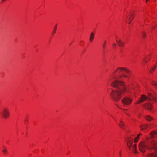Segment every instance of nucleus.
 I'll list each match as a JSON object with an SVG mask.
<instances>
[{
    "label": "nucleus",
    "instance_id": "9",
    "mask_svg": "<svg viewBox=\"0 0 157 157\" xmlns=\"http://www.w3.org/2000/svg\"><path fill=\"white\" fill-rule=\"evenodd\" d=\"M143 106L145 108L151 110V109L152 105L150 103H147L144 105Z\"/></svg>",
    "mask_w": 157,
    "mask_h": 157
},
{
    "label": "nucleus",
    "instance_id": "29",
    "mask_svg": "<svg viewBox=\"0 0 157 157\" xmlns=\"http://www.w3.org/2000/svg\"><path fill=\"white\" fill-rule=\"evenodd\" d=\"M6 0H2L1 2H4Z\"/></svg>",
    "mask_w": 157,
    "mask_h": 157
},
{
    "label": "nucleus",
    "instance_id": "25",
    "mask_svg": "<svg viewBox=\"0 0 157 157\" xmlns=\"http://www.w3.org/2000/svg\"><path fill=\"white\" fill-rule=\"evenodd\" d=\"M106 43V41H105L103 44V48L104 49L105 48V44Z\"/></svg>",
    "mask_w": 157,
    "mask_h": 157
},
{
    "label": "nucleus",
    "instance_id": "3",
    "mask_svg": "<svg viewBox=\"0 0 157 157\" xmlns=\"http://www.w3.org/2000/svg\"><path fill=\"white\" fill-rule=\"evenodd\" d=\"M0 114L3 118L6 119L9 116L10 113L9 109L6 108H3L2 111L1 112Z\"/></svg>",
    "mask_w": 157,
    "mask_h": 157
},
{
    "label": "nucleus",
    "instance_id": "16",
    "mask_svg": "<svg viewBox=\"0 0 157 157\" xmlns=\"http://www.w3.org/2000/svg\"><path fill=\"white\" fill-rule=\"evenodd\" d=\"M133 149L134 151V152L135 153H136L137 152L136 150V144H135L134 146H133Z\"/></svg>",
    "mask_w": 157,
    "mask_h": 157
},
{
    "label": "nucleus",
    "instance_id": "1",
    "mask_svg": "<svg viewBox=\"0 0 157 157\" xmlns=\"http://www.w3.org/2000/svg\"><path fill=\"white\" fill-rule=\"evenodd\" d=\"M111 86L117 89L116 90L112 91L110 94L112 99L116 102L120 99L126 91L129 92L127 90L126 86L122 81L115 80L112 82Z\"/></svg>",
    "mask_w": 157,
    "mask_h": 157
},
{
    "label": "nucleus",
    "instance_id": "30",
    "mask_svg": "<svg viewBox=\"0 0 157 157\" xmlns=\"http://www.w3.org/2000/svg\"><path fill=\"white\" fill-rule=\"evenodd\" d=\"M143 61L145 62V63L147 62V61L145 59H143Z\"/></svg>",
    "mask_w": 157,
    "mask_h": 157
},
{
    "label": "nucleus",
    "instance_id": "4",
    "mask_svg": "<svg viewBox=\"0 0 157 157\" xmlns=\"http://www.w3.org/2000/svg\"><path fill=\"white\" fill-rule=\"evenodd\" d=\"M146 100H148L149 101H151V99L149 97H148L145 95H142L140 100H139L136 103V104H137L142 103Z\"/></svg>",
    "mask_w": 157,
    "mask_h": 157
},
{
    "label": "nucleus",
    "instance_id": "28",
    "mask_svg": "<svg viewBox=\"0 0 157 157\" xmlns=\"http://www.w3.org/2000/svg\"><path fill=\"white\" fill-rule=\"evenodd\" d=\"M28 119V117H26L25 118V121H28V119Z\"/></svg>",
    "mask_w": 157,
    "mask_h": 157
},
{
    "label": "nucleus",
    "instance_id": "5",
    "mask_svg": "<svg viewBox=\"0 0 157 157\" xmlns=\"http://www.w3.org/2000/svg\"><path fill=\"white\" fill-rule=\"evenodd\" d=\"M122 101L124 104L128 105L131 103L132 100L128 97H125L123 99Z\"/></svg>",
    "mask_w": 157,
    "mask_h": 157
},
{
    "label": "nucleus",
    "instance_id": "12",
    "mask_svg": "<svg viewBox=\"0 0 157 157\" xmlns=\"http://www.w3.org/2000/svg\"><path fill=\"white\" fill-rule=\"evenodd\" d=\"M123 77H124V78H128L129 76L128 75H125V74H122L121 75H120L119 76V77H116V78L117 79H119L120 78H121Z\"/></svg>",
    "mask_w": 157,
    "mask_h": 157
},
{
    "label": "nucleus",
    "instance_id": "8",
    "mask_svg": "<svg viewBox=\"0 0 157 157\" xmlns=\"http://www.w3.org/2000/svg\"><path fill=\"white\" fill-rule=\"evenodd\" d=\"M119 70H120V71H124L125 73L128 74L129 75H130V71L129 70L127 69L124 67H118L117 68V70L115 71L114 72L115 73L117 71Z\"/></svg>",
    "mask_w": 157,
    "mask_h": 157
},
{
    "label": "nucleus",
    "instance_id": "27",
    "mask_svg": "<svg viewBox=\"0 0 157 157\" xmlns=\"http://www.w3.org/2000/svg\"><path fill=\"white\" fill-rule=\"evenodd\" d=\"M116 45H116V44H114H114H113V47L114 48H115V47H116Z\"/></svg>",
    "mask_w": 157,
    "mask_h": 157
},
{
    "label": "nucleus",
    "instance_id": "23",
    "mask_svg": "<svg viewBox=\"0 0 157 157\" xmlns=\"http://www.w3.org/2000/svg\"><path fill=\"white\" fill-rule=\"evenodd\" d=\"M151 84L152 85L155 86V87H157V82L152 81V83H151Z\"/></svg>",
    "mask_w": 157,
    "mask_h": 157
},
{
    "label": "nucleus",
    "instance_id": "13",
    "mask_svg": "<svg viewBox=\"0 0 157 157\" xmlns=\"http://www.w3.org/2000/svg\"><path fill=\"white\" fill-rule=\"evenodd\" d=\"M94 36V34L93 32H92L91 33L90 37V42H92L93 41Z\"/></svg>",
    "mask_w": 157,
    "mask_h": 157
},
{
    "label": "nucleus",
    "instance_id": "2",
    "mask_svg": "<svg viewBox=\"0 0 157 157\" xmlns=\"http://www.w3.org/2000/svg\"><path fill=\"white\" fill-rule=\"evenodd\" d=\"M146 148L148 149H152L157 152V142L151 138H148L144 142H141L139 145V148L140 151L144 152Z\"/></svg>",
    "mask_w": 157,
    "mask_h": 157
},
{
    "label": "nucleus",
    "instance_id": "19",
    "mask_svg": "<svg viewBox=\"0 0 157 157\" xmlns=\"http://www.w3.org/2000/svg\"><path fill=\"white\" fill-rule=\"evenodd\" d=\"M145 119L147 120L150 121L152 119V118L150 116H147L146 117Z\"/></svg>",
    "mask_w": 157,
    "mask_h": 157
},
{
    "label": "nucleus",
    "instance_id": "24",
    "mask_svg": "<svg viewBox=\"0 0 157 157\" xmlns=\"http://www.w3.org/2000/svg\"><path fill=\"white\" fill-rule=\"evenodd\" d=\"M2 151L4 154H5L7 152V149L6 147L4 148Z\"/></svg>",
    "mask_w": 157,
    "mask_h": 157
},
{
    "label": "nucleus",
    "instance_id": "22",
    "mask_svg": "<svg viewBox=\"0 0 157 157\" xmlns=\"http://www.w3.org/2000/svg\"><path fill=\"white\" fill-rule=\"evenodd\" d=\"M148 126L147 125H143L141 127V129L142 130L146 129L147 128Z\"/></svg>",
    "mask_w": 157,
    "mask_h": 157
},
{
    "label": "nucleus",
    "instance_id": "26",
    "mask_svg": "<svg viewBox=\"0 0 157 157\" xmlns=\"http://www.w3.org/2000/svg\"><path fill=\"white\" fill-rule=\"evenodd\" d=\"M142 35H143V38H144V36L146 35V33L145 32H143Z\"/></svg>",
    "mask_w": 157,
    "mask_h": 157
},
{
    "label": "nucleus",
    "instance_id": "32",
    "mask_svg": "<svg viewBox=\"0 0 157 157\" xmlns=\"http://www.w3.org/2000/svg\"><path fill=\"white\" fill-rule=\"evenodd\" d=\"M120 155H121L120 152Z\"/></svg>",
    "mask_w": 157,
    "mask_h": 157
},
{
    "label": "nucleus",
    "instance_id": "11",
    "mask_svg": "<svg viewBox=\"0 0 157 157\" xmlns=\"http://www.w3.org/2000/svg\"><path fill=\"white\" fill-rule=\"evenodd\" d=\"M151 137L152 138H154L157 136V132L153 131L152 132L150 133Z\"/></svg>",
    "mask_w": 157,
    "mask_h": 157
},
{
    "label": "nucleus",
    "instance_id": "31",
    "mask_svg": "<svg viewBox=\"0 0 157 157\" xmlns=\"http://www.w3.org/2000/svg\"><path fill=\"white\" fill-rule=\"evenodd\" d=\"M147 59H150V58H149V57H147Z\"/></svg>",
    "mask_w": 157,
    "mask_h": 157
},
{
    "label": "nucleus",
    "instance_id": "20",
    "mask_svg": "<svg viewBox=\"0 0 157 157\" xmlns=\"http://www.w3.org/2000/svg\"><path fill=\"white\" fill-rule=\"evenodd\" d=\"M142 135L141 134H139L138 136H137V137H136L135 139V140H134V142H135V143H136L138 141V139L139 138V136H140V135Z\"/></svg>",
    "mask_w": 157,
    "mask_h": 157
},
{
    "label": "nucleus",
    "instance_id": "7",
    "mask_svg": "<svg viewBox=\"0 0 157 157\" xmlns=\"http://www.w3.org/2000/svg\"><path fill=\"white\" fill-rule=\"evenodd\" d=\"M133 140V139L130 137L128 138L127 139V146L129 148V150L132 146Z\"/></svg>",
    "mask_w": 157,
    "mask_h": 157
},
{
    "label": "nucleus",
    "instance_id": "6",
    "mask_svg": "<svg viewBox=\"0 0 157 157\" xmlns=\"http://www.w3.org/2000/svg\"><path fill=\"white\" fill-rule=\"evenodd\" d=\"M134 14V13L133 12H132V13L130 12V14L128 15L127 17L128 19L127 20V22L128 24H130L131 22L132 21L134 17V16H133Z\"/></svg>",
    "mask_w": 157,
    "mask_h": 157
},
{
    "label": "nucleus",
    "instance_id": "21",
    "mask_svg": "<svg viewBox=\"0 0 157 157\" xmlns=\"http://www.w3.org/2000/svg\"><path fill=\"white\" fill-rule=\"evenodd\" d=\"M148 95L149 96H150V97H152V98L153 99V100H155V101H156V100H156L155 98V97H154L153 95H152L150 93H148Z\"/></svg>",
    "mask_w": 157,
    "mask_h": 157
},
{
    "label": "nucleus",
    "instance_id": "17",
    "mask_svg": "<svg viewBox=\"0 0 157 157\" xmlns=\"http://www.w3.org/2000/svg\"><path fill=\"white\" fill-rule=\"evenodd\" d=\"M57 30V25H56L54 28V30L52 32V34L53 35L55 34L56 33V31Z\"/></svg>",
    "mask_w": 157,
    "mask_h": 157
},
{
    "label": "nucleus",
    "instance_id": "14",
    "mask_svg": "<svg viewBox=\"0 0 157 157\" xmlns=\"http://www.w3.org/2000/svg\"><path fill=\"white\" fill-rule=\"evenodd\" d=\"M119 125L121 128H123L125 126V124L122 121H121L119 123Z\"/></svg>",
    "mask_w": 157,
    "mask_h": 157
},
{
    "label": "nucleus",
    "instance_id": "10",
    "mask_svg": "<svg viewBox=\"0 0 157 157\" xmlns=\"http://www.w3.org/2000/svg\"><path fill=\"white\" fill-rule=\"evenodd\" d=\"M116 42L118 45L120 47H122L124 46L125 43L121 40H116Z\"/></svg>",
    "mask_w": 157,
    "mask_h": 157
},
{
    "label": "nucleus",
    "instance_id": "15",
    "mask_svg": "<svg viewBox=\"0 0 157 157\" xmlns=\"http://www.w3.org/2000/svg\"><path fill=\"white\" fill-rule=\"evenodd\" d=\"M148 157H157V155L154 153H151L148 155Z\"/></svg>",
    "mask_w": 157,
    "mask_h": 157
},
{
    "label": "nucleus",
    "instance_id": "18",
    "mask_svg": "<svg viewBox=\"0 0 157 157\" xmlns=\"http://www.w3.org/2000/svg\"><path fill=\"white\" fill-rule=\"evenodd\" d=\"M156 67V66L155 65L154 67H151L150 70V72L152 73L155 70Z\"/></svg>",
    "mask_w": 157,
    "mask_h": 157
}]
</instances>
